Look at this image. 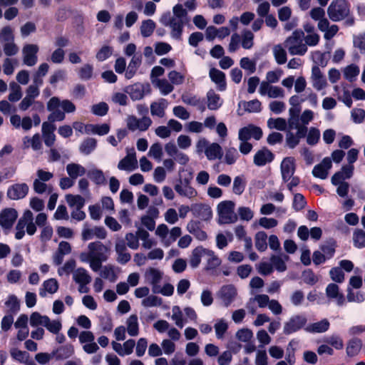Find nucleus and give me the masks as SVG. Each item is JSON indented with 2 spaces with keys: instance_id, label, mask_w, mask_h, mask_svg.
<instances>
[{
  "instance_id": "1",
  "label": "nucleus",
  "mask_w": 365,
  "mask_h": 365,
  "mask_svg": "<svg viewBox=\"0 0 365 365\" xmlns=\"http://www.w3.org/2000/svg\"><path fill=\"white\" fill-rule=\"evenodd\" d=\"M88 251L79 254L81 262L88 263L93 272H98L102 267V264L106 262L110 255V247L101 241H95L88 244Z\"/></svg>"
},
{
  "instance_id": "2",
  "label": "nucleus",
  "mask_w": 365,
  "mask_h": 365,
  "mask_svg": "<svg viewBox=\"0 0 365 365\" xmlns=\"http://www.w3.org/2000/svg\"><path fill=\"white\" fill-rule=\"evenodd\" d=\"M173 14L164 13L160 22L171 29L170 35L173 38L180 39L184 26L189 22L187 9L181 4H177L172 9Z\"/></svg>"
},
{
  "instance_id": "3",
  "label": "nucleus",
  "mask_w": 365,
  "mask_h": 365,
  "mask_svg": "<svg viewBox=\"0 0 365 365\" xmlns=\"http://www.w3.org/2000/svg\"><path fill=\"white\" fill-rule=\"evenodd\" d=\"M47 215L43 212L38 213L34 222V215L31 210H26L22 216L19 220L15 227V237L21 240L25 235V228L29 235H33L36 233V226L40 227L46 226Z\"/></svg>"
},
{
  "instance_id": "4",
  "label": "nucleus",
  "mask_w": 365,
  "mask_h": 365,
  "mask_svg": "<svg viewBox=\"0 0 365 365\" xmlns=\"http://www.w3.org/2000/svg\"><path fill=\"white\" fill-rule=\"evenodd\" d=\"M46 108L50 112L48 116L49 121H63L66 118V113H71L76 111V106L71 101H61L56 96L49 99Z\"/></svg>"
},
{
  "instance_id": "5",
  "label": "nucleus",
  "mask_w": 365,
  "mask_h": 365,
  "mask_svg": "<svg viewBox=\"0 0 365 365\" xmlns=\"http://www.w3.org/2000/svg\"><path fill=\"white\" fill-rule=\"evenodd\" d=\"M303 37L304 31L298 29L284 41V46L291 55L303 56L307 52V47L302 41Z\"/></svg>"
},
{
  "instance_id": "6",
  "label": "nucleus",
  "mask_w": 365,
  "mask_h": 365,
  "mask_svg": "<svg viewBox=\"0 0 365 365\" xmlns=\"http://www.w3.org/2000/svg\"><path fill=\"white\" fill-rule=\"evenodd\" d=\"M235 203L232 201H224L217 206L219 222L220 224L233 223L237 217L235 212Z\"/></svg>"
},
{
  "instance_id": "7",
  "label": "nucleus",
  "mask_w": 365,
  "mask_h": 365,
  "mask_svg": "<svg viewBox=\"0 0 365 365\" xmlns=\"http://www.w3.org/2000/svg\"><path fill=\"white\" fill-rule=\"evenodd\" d=\"M349 8L344 0L333 1L327 9V14L331 20L339 21L349 14Z\"/></svg>"
},
{
  "instance_id": "8",
  "label": "nucleus",
  "mask_w": 365,
  "mask_h": 365,
  "mask_svg": "<svg viewBox=\"0 0 365 365\" xmlns=\"http://www.w3.org/2000/svg\"><path fill=\"white\" fill-rule=\"evenodd\" d=\"M53 178V173L46 171L43 169H38L36 170V178L33 182V189L35 192L38 194H43L48 190H50L51 187L46 184Z\"/></svg>"
},
{
  "instance_id": "9",
  "label": "nucleus",
  "mask_w": 365,
  "mask_h": 365,
  "mask_svg": "<svg viewBox=\"0 0 365 365\" xmlns=\"http://www.w3.org/2000/svg\"><path fill=\"white\" fill-rule=\"evenodd\" d=\"M237 297V288L232 284L223 285L217 292V297L222 305L228 307Z\"/></svg>"
},
{
  "instance_id": "10",
  "label": "nucleus",
  "mask_w": 365,
  "mask_h": 365,
  "mask_svg": "<svg viewBox=\"0 0 365 365\" xmlns=\"http://www.w3.org/2000/svg\"><path fill=\"white\" fill-rule=\"evenodd\" d=\"M258 92L260 96L272 99H282L285 97V91L282 87L269 83H260Z\"/></svg>"
},
{
  "instance_id": "11",
  "label": "nucleus",
  "mask_w": 365,
  "mask_h": 365,
  "mask_svg": "<svg viewBox=\"0 0 365 365\" xmlns=\"http://www.w3.org/2000/svg\"><path fill=\"white\" fill-rule=\"evenodd\" d=\"M307 322V319L304 315H293L284 324L283 331L285 334L294 333L303 328Z\"/></svg>"
},
{
  "instance_id": "12",
  "label": "nucleus",
  "mask_w": 365,
  "mask_h": 365,
  "mask_svg": "<svg viewBox=\"0 0 365 365\" xmlns=\"http://www.w3.org/2000/svg\"><path fill=\"white\" fill-rule=\"evenodd\" d=\"M29 192V187L25 182H18L10 185L6 191V196L11 200L25 198Z\"/></svg>"
},
{
  "instance_id": "13",
  "label": "nucleus",
  "mask_w": 365,
  "mask_h": 365,
  "mask_svg": "<svg viewBox=\"0 0 365 365\" xmlns=\"http://www.w3.org/2000/svg\"><path fill=\"white\" fill-rule=\"evenodd\" d=\"M152 124V120L149 117L144 116L142 118H137L135 115H128L126 118L127 128L131 131L140 130L145 131Z\"/></svg>"
},
{
  "instance_id": "14",
  "label": "nucleus",
  "mask_w": 365,
  "mask_h": 365,
  "mask_svg": "<svg viewBox=\"0 0 365 365\" xmlns=\"http://www.w3.org/2000/svg\"><path fill=\"white\" fill-rule=\"evenodd\" d=\"M107 237V232L103 227H91L87 223L83 226L81 232V238L83 241L92 240L94 237L100 240H104Z\"/></svg>"
},
{
  "instance_id": "15",
  "label": "nucleus",
  "mask_w": 365,
  "mask_h": 365,
  "mask_svg": "<svg viewBox=\"0 0 365 365\" xmlns=\"http://www.w3.org/2000/svg\"><path fill=\"white\" fill-rule=\"evenodd\" d=\"M174 188L180 196L185 197L188 199H193L197 195V190L190 185V182L188 178L179 180V181L175 185Z\"/></svg>"
},
{
  "instance_id": "16",
  "label": "nucleus",
  "mask_w": 365,
  "mask_h": 365,
  "mask_svg": "<svg viewBox=\"0 0 365 365\" xmlns=\"http://www.w3.org/2000/svg\"><path fill=\"white\" fill-rule=\"evenodd\" d=\"M262 136V129L252 124L240 128L238 133L239 140H249L251 138H254L256 140H259Z\"/></svg>"
},
{
  "instance_id": "17",
  "label": "nucleus",
  "mask_w": 365,
  "mask_h": 365,
  "mask_svg": "<svg viewBox=\"0 0 365 365\" xmlns=\"http://www.w3.org/2000/svg\"><path fill=\"white\" fill-rule=\"evenodd\" d=\"M138 161L135 152L133 148L127 150V155L118 164V168L120 170L131 172L137 168Z\"/></svg>"
},
{
  "instance_id": "18",
  "label": "nucleus",
  "mask_w": 365,
  "mask_h": 365,
  "mask_svg": "<svg viewBox=\"0 0 365 365\" xmlns=\"http://www.w3.org/2000/svg\"><path fill=\"white\" fill-rule=\"evenodd\" d=\"M18 217V212L14 208L4 209L0 212V226L3 229H10Z\"/></svg>"
},
{
  "instance_id": "19",
  "label": "nucleus",
  "mask_w": 365,
  "mask_h": 365,
  "mask_svg": "<svg viewBox=\"0 0 365 365\" xmlns=\"http://www.w3.org/2000/svg\"><path fill=\"white\" fill-rule=\"evenodd\" d=\"M115 251L117 255L116 260L118 263L125 264L128 262L131 256L128 252L125 242L122 238H117L115 243Z\"/></svg>"
},
{
  "instance_id": "20",
  "label": "nucleus",
  "mask_w": 365,
  "mask_h": 365,
  "mask_svg": "<svg viewBox=\"0 0 365 365\" xmlns=\"http://www.w3.org/2000/svg\"><path fill=\"white\" fill-rule=\"evenodd\" d=\"M327 297L332 302H336L338 306L344 304L345 298L344 294L340 291L339 286L334 283L329 284L325 289Z\"/></svg>"
},
{
  "instance_id": "21",
  "label": "nucleus",
  "mask_w": 365,
  "mask_h": 365,
  "mask_svg": "<svg viewBox=\"0 0 365 365\" xmlns=\"http://www.w3.org/2000/svg\"><path fill=\"white\" fill-rule=\"evenodd\" d=\"M38 46L36 44H26L22 49L24 63L28 66H33L37 62Z\"/></svg>"
},
{
  "instance_id": "22",
  "label": "nucleus",
  "mask_w": 365,
  "mask_h": 365,
  "mask_svg": "<svg viewBox=\"0 0 365 365\" xmlns=\"http://www.w3.org/2000/svg\"><path fill=\"white\" fill-rule=\"evenodd\" d=\"M112 349L120 356H125L131 354L135 346V341L133 339H129L126 340L123 344L113 341L111 342Z\"/></svg>"
},
{
  "instance_id": "23",
  "label": "nucleus",
  "mask_w": 365,
  "mask_h": 365,
  "mask_svg": "<svg viewBox=\"0 0 365 365\" xmlns=\"http://www.w3.org/2000/svg\"><path fill=\"white\" fill-rule=\"evenodd\" d=\"M274 154L267 148L257 150L253 156V163L256 166L262 167L274 160Z\"/></svg>"
},
{
  "instance_id": "24",
  "label": "nucleus",
  "mask_w": 365,
  "mask_h": 365,
  "mask_svg": "<svg viewBox=\"0 0 365 365\" xmlns=\"http://www.w3.org/2000/svg\"><path fill=\"white\" fill-rule=\"evenodd\" d=\"M280 169L282 180L288 182L295 171L294 159L291 157L285 158L281 163Z\"/></svg>"
},
{
  "instance_id": "25",
  "label": "nucleus",
  "mask_w": 365,
  "mask_h": 365,
  "mask_svg": "<svg viewBox=\"0 0 365 365\" xmlns=\"http://www.w3.org/2000/svg\"><path fill=\"white\" fill-rule=\"evenodd\" d=\"M331 168V159L329 158H325L319 164L314 167L312 174L316 178L320 179H326L328 175V172Z\"/></svg>"
},
{
  "instance_id": "26",
  "label": "nucleus",
  "mask_w": 365,
  "mask_h": 365,
  "mask_svg": "<svg viewBox=\"0 0 365 365\" xmlns=\"http://www.w3.org/2000/svg\"><path fill=\"white\" fill-rule=\"evenodd\" d=\"M59 284L55 278H50L45 280L39 288V295L41 297H46L47 294H53L57 292Z\"/></svg>"
},
{
  "instance_id": "27",
  "label": "nucleus",
  "mask_w": 365,
  "mask_h": 365,
  "mask_svg": "<svg viewBox=\"0 0 365 365\" xmlns=\"http://www.w3.org/2000/svg\"><path fill=\"white\" fill-rule=\"evenodd\" d=\"M354 172V165H347L341 168V171L336 173L331 178V183L333 185H338L341 180L349 179Z\"/></svg>"
},
{
  "instance_id": "28",
  "label": "nucleus",
  "mask_w": 365,
  "mask_h": 365,
  "mask_svg": "<svg viewBox=\"0 0 365 365\" xmlns=\"http://www.w3.org/2000/svg\"><path fill=\"white\" fill-rule=\"evenodd\" d=\"M207 98V108L210 110H215L219 109L222 103L223 100L221 98L219 94H217L215 91L210 90L206 95Z\"/></svg>"
},
{
  "instance_id": "29",
  "label": "nucleus",
  "mask_w": 365,
  "mask_h": 365,
  "mask_svg": "<svg viewBox=\"0 0 365 365\" xmlns=\"http://www.w3.org/2000/svg\"><path fill=\"white\" fill-rule=\"evenodd\" d=\"M209 74L211 80L217 85L218 90L224 91L226 89L225 73L218 69L211 68Z\"/></svg>"
},
{
  "instance_id": "30",
  "label": "nucleus",
  "mask_w": 365,
  "mask_h": 365,
  "mask_svg": "<svg viewBox=\"0 0 365 365\" xmlns=\"http://www.w3.org/2000/svg\"><path fill=\"white\" fill-rule=\"evenodd\" d=\"M66 170L68 175L74 180L78 177L83 176L86 173V170L83 166L76 163H68L66 167Z\"/></svg>"
},
{
  "instance_id": "31",
  "label": "nucleus",
  "mask_w": 365,
  "mask_h": 365,
  "mask_svg": "<svg viewBox=\"0 0 365 365\" xmlns=\"http://www.w3.org/2000/svg\"><path fill=\"white\" fill-rule=\"evenodd\" d=\"M74 354V347L68 344L61 346L53 351V355L57 360H63L71 357Z\"/></svg>"
},
{
  "instance_id": "32",
  "label": "nucleus",
  "mask_w": 365,
  "mask_h": 365,
  "mask_svg": "<svg viewBox=\"0 0 365 365\" xmlns=\"http://www.w3.org/2000/svg\"><path fill=\"white\" fill-rule=\"evenodd\" d=\"M24 148H31L34 150H39L42 148V143L40 135L36 133L32 137L25 136L23 140Z\"/></svg>"
},
{
  "instance_id": "33",
  "label": "nucleus",
  "mask_w": 365,
  "mask_h": 365,
  "mask_svg": "<svg viewBox=\"0 0 365 365\" xmlns=\"http://www.w3.org/2000/svg\"><path fill=\"white\" fill-rule=\"evenodd\" d=\"M168 107V101L161 98L158 101L153 102L150 105V113L153 116L163 118L165 115V110Z\"/></svg>"
},
{
  "instance_id": "34",
  "label": "nucleus",
  "mask_w": 365,
  "mask_h": 365,
  "mask_svg": "<svg viewBox=\"0 0 365 365\" xmlns=\"http://www.w3.org/2000/svg\"><path fill=\"white\" fill-rule=\"evenodd\" d=\"M73 279L77 284H88L91 282V277L86 269L79 267L73 271Z\"/></svg>"
},
{
  "instance_id": "35",
  "label": "nucleus",
  "mask_w": 365,
  "mask_h": 365,
  "mask_svg": "<svg viewBox=\"0 0 365 365\" xmlns=\"http://www.w3.org/2000/svg\"><path fill=\"white\" fill-rule=\"evenodd\" d=\"M126 331L130 336H136L139 334L138 318L136 314L130 315L126 320Z\"/></svg>"
},
{
  "instance_id": "36",
  "label": "nucleus",
  "mask_w": 365,
  "mask_h": 365,
  "mask_svg": "<svg viewBox=\"0 0 365 365\" xmlns=\"http://www.w3.org/2000/svg\"><path fill=\"white\" fill-rule=\"evenodd\" d=\"M204 255L203 259L207 262V269H215L220 265L221 259L212 250L205 248Z\"/></svg>"
},
{
  "instance_id": "37",
  "label": "nucleus",
  "mask_w": 365,
  "mask_h": 365,
  "mask_svg": "<svg viewBox=\"0 0 365 365\" xmlns=\"http://www.w3.org/2000/svg\"><path fill=\"white\" fill-rule=\"evenodd\" d=\"M141 60L142 57L140 54L134 55L132 57L125 74L126 78L130 79L134 76L138 68L141 64Z\"/></svg>"
},
{
  "instance_id": "38",
  "label": "nucleus",
  "mask_w": 365,
  "mask_h": 365,
  "mask_svg": "<svg viewBox=\"0 0 365 365\" xmlns=\"http://www.w3.org/2000/svg\"><path fill=\"white\" fill-rule=\"evenodd\" d=\"M205 249L203 247H197L192 250L189 259L190 265L192 268H197L200 265L201 259L205 256Z\"/></svg>"
},
{
  "instance_id": "39",
  "label": "nucleus",
  "mask_w": 365,
  "mask_h": 365,
  "mask_svg": "<svg viewBox=\"0 0 365 365\" xmlns=\"http://www.w3.org/2000/svg\"><path fill=\"white\" fill-rule=\"evenodd\" d=\"M330 324L327 319L312 323L306 327V331L311 333H322L327 331Z\"/></svg>"
},
{
  "instance_id": "40",
  "label": "nucleus",
  "mask_w": 365,
  "mask_h": 365,
  "mask_svg": "<svg viewBox=\"0 0 365 365\" xmlns=\"http://www.w3.org/2000/svg\"><path fill=\"white\" fill-rule=\"evenodd\" d=\"M162 278V273L154 268H150L145 274V281L153 285V287H157Z\"/></svg>"
},
{
  "instance_id": "41",
  "label": "nucleus",
  "mask_w": 365,
  "mask_h": 365,
  "mask_svg": "<svg viewBox=\"0 0 365 365\" xmlns=\"http://www.w3.org/2000/svg\"><path fill=\"white\" fill-rule=\"evenodd\" d=\"M153 84L159 89L160 93L163 96H166L170 93L173 89V86L168 82V80L163 79H153L152 81Z\"/></svg>"
},
{
  "instance_id": "42",
  "label": "nucleus",
  "mask_w": 365,
  "mask_h": 365,
  "mask_svg": "<svg viewBox=\"0 0 365 365\" xmlns=\"http://www.w3.org/2000/svg\"><path fill=\"white\" fill-rule=\"evenodd\" d=\"M205 155L210 160L220 158L222 156L220 145L216 143H211L205 149Z\"/></svg>"
},
{
  "instance_id": "43",
  "label": "nucleus",
  "mask_w": 365,
  "mask_h": 365,
  "mask_svg": "<svg viewBox=\"0 0 365 365\" xmlns=\"http://www.w3.org/2000/svg\"><path fill=\"white\" fill-rule=\"evenodd\" d=\"M171 319L174 322L176 327L182 329L186 320L184 319L183 312L179 306H173L171 309Z\"/></svg>"
},
{
  "instance_id": "44",
  "label": "nucleus",
  "mask_w": 365,
  "mask_h": 365,
  "mask_svg": "<svg viewBox=\"0 0 365 365\" xmlns=\"http://www.w3.org/2000/svg\"><path fill=\"white\" fill-rule=\"evenodd\" d=\"M9 314H14L20 309V301L16 296L14 294L9 295L4 303Z\"/></svg>"
},
{
  "instance_id": "45",
  "label": "nucleus",
  "mask_w": 365,
  "mask_h": 365,
  "mask_svg": "<svg viewBox=\"0 0 365 365\" xmlns=\"http://www.w3.org/2000/svg\"><path fill=\"white\" fill-rule=\"evenodd\" d=\"M289 259V257L284 254H279L274 255L271 257L272 264L279 272H284L286 270L287 267L285 262Z\"/></svg>"
},
{
  "instance_id": "46",
  "label": "nucleus",
  "mask_w": 365,
  "mask_h": 365,
  "mask_svg": "<svg viewBox=\"0 0 365 365\" xmlns=\"http://www.w3.org/2000/svg\"><path fill=\"white\" fill-rule=\"evenodd\" d=\"M155 233L160 238L163 246L169 247V228L165 224L158 225Z\"/></svg>"
},
{
  "instance_id": "47",
  "label": "nucleus",
  "mask_w": 365,
  "mask_h": 365,
  "mask_svg": "<svg viewBox=\"0 0 365 365\" xmlns=\"http://www.w3.org/2000/svg\"><path fill=\"white\" fill-rule=\"evenodd\" d=\"M101 276L111 282H114L118 278V271L114 266L108 264L102 268Z\"/></svg>"
},
{
  "instance_id": "48",
  "label": "nucleus",
  "mask_w": 365,
  "mask_h": 365,
  "mask_svg": "<svg viewBox=\"0 0 365 365\" xmlns=\"http://www.w3.org/2000/svg\"><path fill=\"white\" fill-rule=\"evenodd\" d=\"M97 141L96 139L92 138H88L85 139L79 146V150L83 155H89L96 148Z\"/></svg>"
},
{
  "instance_id": "49",
  "label": "nucleus",
  "mask_w": 365,
  "mask_h": 365,
  "mask_svg": "<svg viewBox=\"0 0 365 365\" xmlns=\"http://www.w3.org/2000/svg\"><path fill=\"white\" fill-rule=\"evenodd\" d=\"M246 179L244 175H237L234 178L232 184V192L240 195L245 191L246 187Z\"/></svg>"
},
{
  "instance_id": "50",
  "label": "nucleus",
  "mask_w": 365,
  "mask_h": 365,
  "mask_svg": "<svg viewBox=\"0 0 365 365\" xmlns=\"http://www.w3.org/2000/svg\"><path fill=\"white\" fill-rule=\"evenodd\" d=\"M360 72L359 67L355 64H351L343 69L344 78L350 82L356 80Z\"/></svg>"
},
{
  "instance_id": "51",
  "label": "nucleus",
  "mask_w": 365,
  "mask_h": 365,
  "mask_svg": "<svg viewBox=\"0 0 365 365\" xmlns=\"http://www.w3.org/2000/svg\"><path fill=\"white\" fill-rule=\"evenodd\" d=\"M362 346V342L359 339H352L350 340L346 346V354L349 356H354L357 355Z\"/></svg>"
},
{
  "instance_id": "52",
  "label": "nucleus",
  "mask_w": 365,
  "mask_h": 365,
  "mask_svg": "<svg viewBox=\"0 0 365 365\" xmlns=\"http://www.w3.org/2000/svg\"><path fill=\"white\" fill-rule=\"evenodd\" d=\"M282 75L283 71L281 68H277L275 70L269 71L266 73L265 80L262 81L260 83H276L279 82Z\"/></svg>"
},
{
  "instance_id": "53",
  "label": "nucleus",
  "mask_w": 365,
  "mask_h": 365,
  "mask_svg": "<svg viewBox=\"0 0 365 365\" xmlns=\"http://www.w3.org/2000/svg\"><path fill=\"white\" fill-rule=\"evenodd\" d=\"M89 178L97 185H103L106 183V177L103 171L98 168L91 169L88 172Z\"/></svg>"
},
{
  "instance_id": "54",
  "label": "nucleus",
  "mask_w": 365,
  "mask_h": 365,
  "mask_svg": "<svg viewBox=\"0 0 365 365\" xmlns=\"http://www.w3.org/2000/svg\"><path fill=\"white\" fill-rule=\"evenodd\" d=\"M273 55L276 62L279 65L285 63L287 60V52L281 45L274 46Z\"/></svg>"
},
{
  "instance_id": "55",
  "label": "nucleus",
  "mask_w": 365,
  "mask_h": 365,
  "mask_svg": "<svg viewBox=\"0 0 365 365\" xmlns=\"http://www.w3.org/2000/svg\"><path fill=\"white\" fill-rule=\"evenodd\" d=\"M66 200L69 207L73 208H82L85 204L84 199L78 195L68 194L66 195Z\"/></svg>"
},
{
  "instance_id": "56",
  "label": "nucleus",
  "mask_w": 365,
  "mask_h": 365,
  "mask_svg": "<svg viewBox=\"0 0 365 365\" xmlns=\"http://www.w3.org/2000/svg\"><path fill=\"white\" fill-rule=\"evenodd\" d=\"M241 44L243 48L250 49L254 45V34L249 30H245L242 33Z\"/></svg>"
},
{
  "instance_id": "57",
  "label": "nucleus",
  "mask_w": 365,
  "mask_h": 365,
  "mask_svg": "<svg viewBox=\"0 0 365 365\" xmlns=\"http://www.w3.org/2000/svg\"><path fill=\"white\" fill-rule=\"evenodd\" d=\"M127 93L133 101L140 100L144 96V91L142 86L135 84L127 88Z\"/></svg>"
},
{
  "instance_id": "58",
  "label": "nucleus",
  "mask_w": 365,
  "mask_h": 365,
  "mask_svg": "<svg viewBox=\"0 0 365 365\" xmlns=\"http://www.w3.org/2000/svg\"><path fill=\"white\" fill-rule=\"evenodd\" d=\"M155 28V22L151 19L145 20L140 26V33L143 37L150 36L154 31Z\"/></svg>"
},
{
  "instance_id": "59",
  "label": "nucleus",
  "mask_w": 365,
  "mask_h": 365,
  "mask_svg": "<svg viewBox=\"0 0 365 365\" xmlns=\"http://www.w3.org/2000/svg\"><path fill=\"white\" fill-rule=\"evenodd\" d=\"M287 121L282 118H269L267 120V126L270 129L284 130L287 128Z\"/></svg>"
},
{
  "instance_id": "60",
  "label": "nucleus",
  "mask_w": 365,
  "mask_h": 365,
  "mask_svg": "<svg viewBox=\"0 0 365 365\" xmlns=\"http://www.w3.org/2000/svg\"><path fill=\"white\" fill-rule=\"evenodd\" d=\"M44 327L51 333L58 334L62 329V324L60 320H51L48 317Z\"/></svg>"
},
{
  "instance_id": "61",
  "label": "nucleus",
  "mask_w": 365,
  "mask_h": 365,
  "mask_svg": "<svg viewBox=\"0 0 365 365\" xmlns=\"http://www.w3.org/2000/svg\"><path fill=\"white\" fill-rule=\"evenodd\" d=\"M48 318V316L46 315H41L40 313L37 312H33L29 319V323L31 327H36L39 325L43 326L45 325V323L46 322V319Z\"/></svg>"
},
{
  "instance_id": "62",
  "label": "nucleus",
  "mask_w": 365,
  "mask_h": 365,
  "mask_svg": "<svg viewBox=\"0 0 365 365\" xmlns=\"http://www.w3.org/2000/svg\"><path fill=\"white\" fill-rule=\"evenodd\" d=\"M267 236L264 232H258L255 235V247L260 251H264L267 247Z\"/></svg>"
},
{
  "instance_id": "63",
  "label": "nucleus",
  "mask_w": 365,
  "mask_h": 365,
  "mask_svg": "<svg viewBox=\"0 0 365 365\" xmlns=\"http://www.w3.org/2000/svg\"><path fill=\"white\" fill-rule=\"evenodd\" d=\"M11 92L9 95V100L11 102L19 101L22 96L21 88L16 83H10Z\"/></svg>"
},
{
  "instance_id": "64",
  "label": "nucleus",
  "mask_w": 365,
  "mask_h": 365,
  "mask_svg": "<svg viewBox=\"0 0 365 365\" xmlns=\"http://www.w3.org/2000/svg\"><path fill=\"white\" fill-rule=\"evenodd\" d=\"M353 241L355 247H365V232L362 230H356L353 234Z\"/></svg>"
}]
</instances>
